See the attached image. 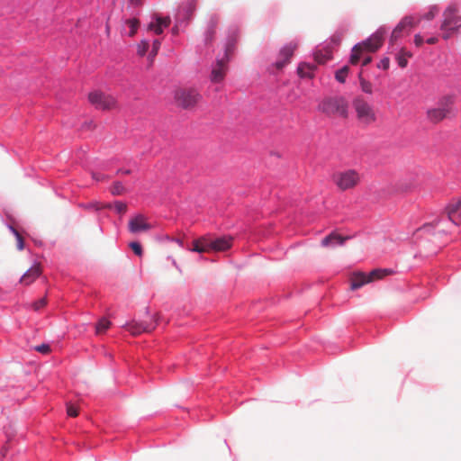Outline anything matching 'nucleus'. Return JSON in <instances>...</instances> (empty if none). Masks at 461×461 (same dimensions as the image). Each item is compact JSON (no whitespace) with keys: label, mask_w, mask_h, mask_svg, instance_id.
Here are the masks:
<instances>
[{"label":"nucleus","mask_w":461,"mask_h":461,"mask_svg":"<svg viewBox=\"0 0 461 461\" xmlns=\"http://www.w3.org/2000/svg\"><path fill=\"white\" fill-rule=\"evenodd\" d=\"M233 242L234 237L230 235L217 236L208 233L194 240L188 249L200 254L221 253L230 249Z\"/></svg>","instance_id":"1"},{"label":"nucleus","mask_w":461,"mask_h":461,"mask_svg":"<svg viewBox=\"0 0 461 461\" xmlns=\"http://www.w3.org/2000/svg\"><path fill=\"white\" fill-rule=\"evenodd\" d=\"M385 31L384 29L377 30L367 40L357 44L352 49L350 56V63L356 65L360 61L361 55L364 51L375 52L384 42Z\"/></svg>","instance_id":"2"},{"label":"nucleus","mask_w":461,"mask_h":461,"mask_svg":"<svg viewBox=\"0 0 461 461\" xmlns=\"http://www.w3.org/2000/svg\"><path fill=\"white\" fill-rule=\"evenodd\" d=\"M397 272V267H384L373 269L368 274H366L364 272L353 273L350 277V288L352 290L358 289L364 285L382 279L386 276L393 275Z\"/></svg>","instance_id":"3"},{"label":"nucleus","mask_w":461,"mask_h":461,"mask_svg":"<svg viewBox=\"0 0 461 461\" xmlns=\"http://www.w3.org/2000/svg\"><path fill=\"white\" fill-rule=\"evenodd\" d=\"M318 110L329 116H348V102L342 96L325 97L318 105Z\"/></svg>","instance_id":"4"},{"label":"nucleus","mask_w":461,"mask_h":461,"mask_svg":"<svg viewBox=\"0 0 461 461\" xmlns=\"http://www.w3.org/2000/svg\"><path fill=\"white\" fill-rule=\"evenodd\" d=\"M332 182L341 192L356 188L361 182V176L356 169L337 171L332 175Z\"/></svg>","instance_id":"5"},{"label":"nucleus","mask_w":461,"mask_h":461,"mask_svg":"<svg viewBox=\"0 0 461 461\" xmlns=\"http://www.w3.org/2000/svg\"><path fill=\"white\" fill-rule=\"evenodd\" d=\"M453 104V96H443L439 99L437 107L429 108L427 111L426 116L428 121L435 124L442 122L451 113Z\"/></svg>","instance_id":"6"},{"label":"nucleus","mask_w":461,"mask_h":461,"mask_svg":"<svg viewBox=\"0 0 461 461\" xmlns=\"http://www.w3.org/2000/svg\"><path fill=\"white\" fill-rule=\"evenodd\" d=\"M353 107L356 111L357 120L362 124L369 125L376 121V114L373 106L362 96H357L353 100Z\"/></svg>","instance_id":"7"},{"label":"nucleus","mask_w":461,"mask_h":461,"mask_svg":"<svg viewBox=\"0 0 461 461\" xmlns=\"http://www.w3.org/2000/svg\"><path fill=\"white\" fill-rule=\"evenodd\" d=\"M202 95L194 88H179L175 91V101L183 109H193L201 101Z\"/></svg>","instance_id":"8"},{"label":"nucleus","mask_w":461,"mask_h":461,"mask_svg":"<svg viewBox=\"0 0 461 461\" xmlns=\"http://www.w3.org/2000/svg\"><path fill=\"white\" fill-rule=\"evenodd\" d=\"M89 102L100 110H111L117 107L116 98L99 91H94L88 95Z\"/></svg>","instance_id":"9"},{"label":"nucleus","mask_w":461,"mask_h":461,"mask_svg":"<svg viewBox=\"0 0 461 461\" xmlns=\"http://www.w3.org/2000/svg\"><path fill=\"white\" fill-rule=\"evenodd\" d=\"M420 22V18H417L413 15L404 16L400 23L393 29L391 38L390 43L393 44L398 39L402 37L403 33H409L412 28H415Z\"/></svg>","instance_id":"10"},{"label":"nucleus","mask_w":461,"mask_h":461,"mask_svg":"<svg viewBox=\"0 0 461 461\" xmlns=\"http://www.w3.org/2000/svg\"><path fill=\"white\" fill-rule=\"evenodd\" d=\"M444 20L440 26L442 31H456L461 23V16L458 15V6L451 4L444 11Z\"/></svg>","instance_id":"11"},{"label":"nucleus","mask_w":461,"mask_h":461,"mask_svg":"<svg viewBox=\"0 0 461 461\" xmlns=\"http://www.w3.org/2000/svg\"><path fill=\"white\" fill-rule=\"evenodd\" d=\"M157 324V321L148 323L146 321H131V322L125 324V329L133 336H138L143 332H151L155 330Z\"/></svg>","instance_id":"12"},{"label":"nucleus","mask_w":461,"mask_h":461,"mask_svg":"<svg viewBox=\"0 0 461 461\" xmlns=\"http://www.w3.org/2000/svg\"><path fill=\"white\" fill-rule=\"evenodd\" d=\"M297 48V44L290 42L281 49L279 52V58L275 63L277 69H282L286 64L290 62V59L294 55V50Z\"/></svg>","instance_id":"13"},{"label":"nucleus","mask_w":461,"mask_h":461,"mask_svg":"<svg viewBox=\"0 0 461 461\" xmlns=\"http://www.w3.org/2000/svg\"><path fill=\"white\" fill-rule=\"evenodd\" d=\"M128 227L131 233L148 231L152 228L151 224L147 221V218L142 214H139L131 218L129 221Z\"/></svg>","instance_id":"14"},{"label":"nucleus","mask_w":461,"mask_h":461,"mask_svg":"<svg viewBox=\"0 0 461 461\" xmlns=\"http://www.w3.org/2000/svg\"><path fill=\"white\" fill-rule=\"evenodd\" d=\"M445 213L455 225L461 224V200L451 201L445 208Z\"/></svg>","instance_id":"15"},{"label":"nucleus","mask_w":461,"mask_h":461,"mask_svg":"<svg viewBox=\"0 0 461 461\" xmlns=\"http://www.w3.org/2000/svg\"><path fill=\"white\" fill-rule=\"evenodd\" d=\"M228 60L224 59H218L216 64L212 67L210 79L212 83H220L221 82L226 75L228 69Z\"/></svg>","instance_id":"16"},{"label":"nucleus","mask_w":461,"mask_h":461,"mask_svg":"<svg viewBox=\"0 0 461 461\" xmlns=\"http://www.w3.org/2000/svg\"><path fill=\"white\" fill-rule=\"evenodd\" d=\"M348 239V236H342L337 231H332L321 240V245L327 249H334L337 246H342Z\"/></svg>","instance_id":"17"},{"label":"nucleus","mask_w":461,"mask_h":461,"mask_svg":"<svg viewBox=\"0 0 461 461\" xmlns=\"http://www.w3.org/2000/svg\"><path fill=\"white\" fill-rule=\"evenodd\" d=\"M439 222L440 221L437 220L431 223L424 224L417 230V235L420 238L427 239L429 236L434 234V229L438 226Z\"/></svg>","instance_id":"18"},{"label":"nucleus","mask_w":461,"mask_h":461,"mask_svg":"<svg viewBox=\"0 0 461 461\" xmlns=\"http://www.w3.org/2000/svg\"><path fill=\"white\" fill-rule=\"evenodd\" d=\"M412 55L410 51H407L404 49H402L400 52L396 55V61L401 68H405L408 64V59Z\"/></svg>","instance_id":"19"},{"label":"nucleus","mask_w":461,"mask_h":461,"mask_svg":"<svg viewBox=\"0 0 461 461\" xmlns=\"http://www.w3.org/2000/svg\"><path fill=\"white\" fill-rule=\"evenodd\" d=\"M9 230H10V231L14 234V236L16 239V248H17V249H19V250L23 249V248H24L23 239L20 231L18 230L17 227L14 224L12 223V224L9 225Z\"/></svg>","instance_id":"20"},{"label":"nucleus","mask_w":461,"mask_h":461,"mask_svg":"<svg viewBox=\"0 0 461 461\" xmlns=\"http://www.w3.org/2000/svg\"><path fill=\"white\" fill-rule=\"evenodd\" d=\"M110 326H111L110 321H108L105 318L100 319L95 326L96 334L100 335V334L104 333L110 328Z\"/></svg>","instance_id":"21"},{"label":"nucleus","mask_w":461,"mask_h":461,"mask_svg":"<svg viewBox=\"0 0 461 461\" xmlns=\"http://www.w3.org/2000/svg\"><path fill=\"white\" fill-rule=\"evenodd\" d=\"M358 78H359V83H360V88L361 90L366 93V94H368V95H372L373 94V85L371 82L366 80L363 77H362V73H360L358 75Z\"/></svg>","instance_id":"22"},{"label":"nucleus","mask_w":461,"mask_h":461,"mask_svg":"<svg viewBox=\"0 0 461 461\" xmlns=\"http://www.w3.org/2000/svg\"><path fill=\"white\" fill-rule=\"evenodd\" d=\"M348 71H349V68L348 66H344L343 68H341L340 69H339L336 74H335V78L339 82V83H345L346 81V77H348Z\"/></svg>","instance_id":"23"},{"label":"nucleus","mask_w":461,"mask_h":461,"mask_svg":"<svg viewBox=\"0 0 461 461\" xmlns=\"http://www.w3.org/2000/svg\"><path fill=\"white\" fill-rule=\"evenodd\" d=\"M312 70V67L309 65L301 64L298 68L297 72L300 77H312L311 71Z\"/></svg>","instance_id":"24"},{"label":"nucleus","mask_w":461,"mask_h":461,"mask_svg":"<svg viewBox=\"0 0 461 461\" xmlns=\"http://www.w3.org/2000/svg\"><path fill=\"white\" fill-rule=\"evenodd\" d=\"M126 23L129 25V27L131 28V31L129 32V36L130 37H132L135 35L138 28H139V25H140V22L138 19L136 18H133V19H128L126 21Z\"/></svg>","instance_id":"25"},{"label":"nucleus","mask_w":461,"mask_h":461,"mask_svg":"<svg viewBox=\"0 0 461 461\" xmlns=\"http://www.w3.org/2000/svg\"><path fill=\"white\" fill-rule=\"evenodd\" d=\"M47 305V297L46 295L39 298L37 301H35L32 305H31V308L33 309L35 312H41L42 308H44Z\"/></svg>","instance_id":"26"},{"label":"nucleus","mask_w":461,"mask_h":461,"mask_svg":"<svg viewBox=\"0 0 461 461\" xmlns=\"http://www.w3.org/2000/svg\"><path fill=\"white\" fill-rule=\"evenodd\" d=\"M125 192V188L121 182H115L111 186V193L113 195H121Z\"/></svg>","instance_id":"27"},{"label":"nucleus","mask_w":461,"mask_h":461,"mask_svg":"<svg viewBox=\"0 0 461 461\" xmlns=\"http://www.w3.org/2000/svg\"><path fill=\"white\" fill-rule=\"evenodd\" d=\"M149 47V44L148 41H141L137 46L138 55L140 57L144 56L147 53Z\"/></svg>","instance_id":"28"},{"label":"nucleus","mask_w":461,"mask_h":461,"mask_svg":"<svg viewBox=\"0 0 461 461\" xmlns=\"http://www.w3.org/2000/svg\"><path fill=\"white\" fill-rule=\"evenodd\" d=\"M234 46H235V40L234 39L230 40L226 45L225 55L222 59L229 61L230 55L232 53V51L234 50Z\"/></svg>","instance_id":"29"},{"label":"nucleus","mask_w":461,"mask_h":461,"mask_svg":"<svg viewBox=\"0 0 461 461\" xmlns=\"http://www.w3.org/2000/svg\"><path fill=\"white\" fill-rule=\"evenodd\" d=\"M130 248L132 249L134 255L138 258L142 257V247L139 242H131Z\"/></svg>","instance_id":"30"},{"label":"nucleus","mask_w":461,"mask_h":461,"mask_svg":"<svg viewBox=\"0 0 461 461\" xmlns=\"http://www.w3.org/2000/svg\"><path fill=\"white\" fill-rule=\"evenodd\" d=\"M438 8L437 6H432L427 14H425L422 17H420V20L421 19L432 20V19H434V17L438 14Z\"/></svg>","instance_id":"31"},{"label":"nucleus","mask_w":461,"mask_h":461,"mask_svg":"<svg viewBox=\"0 0 461 461\" xmlns=\"http://www.w3.org/2000/svg\"><path fill=\"white\" fill-rule=\"evenodd\" d=\"M34 349L43 355H48L50 352V347L49 344H41L40 346H36Z\"/></svg>","instance_id":"32"},{"label":"nucleus","mask_w":461,"mask_h":461,"mask_svg":"<svg viewBox=\"0 0 461 461\" xmlns=\"http://www.w3.org/2000/svg\"><path fill=\"white\" fill-rule=\"evenodd\" d=\"M148 30L154 31V32L158 35L163 32L161 25H158L157 21L155 23H150L148 26Z\"/></svg>","instance_id":"33"},{"label":"nucleus","mask_w":461,"mask_h":461,"mask_svg":"<svg viewBox=\"0 0 461 461\" xmlns=\"http://www.w3.org/2000/svg\"><path fill=\"white\" fill-rule=\"evenodd\" d=\"M156 20L158 22V24L161 25L162 29L168 27L170 25V23H171V20H170L169 17L161 18V17L157 16Z\"/></svg>","instance_id":"34"},{"label":"nucleus","mask_w":461,"mask_h":461,"mask_svg":"<svg viewBox=\"0 0 461 461\" xmlns=\"http://www.w3.org/2000/svg\"><path fill=\"white\" fill-rule=\"evenodd\" d=\"M160 46H161L160 41L155 40L152 43V50H151L149 56L154 58L158 54V51L160 49Z\"/></svg>","instance_id":"35"},{"label":"nucleus","mask_w":461,"mask_h":461,"mask_svg":"<svg viewBox=\"0 0 461 461\" xmlns=\"http://www.w3.org/2000/svg\"><path fill=\"white\" fill-rule=\"evenodd\" d=\"M114 208L118 213H124L127 211V205L122 202H116Z\"/></svg>","instance_id":"36"},{"label":"nucleus","mask_w":461,"mask_h":461,"mask_svg":"<svg viewBox=\"0 0 461 461\" xmlns=\"http://www.w3.org/2000/svg\"><path fill=\"white\" fill-rule=\"evenodd\" d=\"M67 412L70 417H77L78 415L77 409L71 403L67 405Z\"/></svg>","instance_id":"37"},{"label":"nucleus","mask_w":461,"mask_h":461,"mask_svg":"<svg viewBox=\"0 0 461 461\" xmlns=\"http://www.w3.org/2000/svg\"><path fill=\"white\" fill-rule=\"evenodd\" d=\"M367 53V51H364L361 55L360 60L362 59V66H366L372 61L371 56H369Z\"/></svg>","instance_id":"38"},{"label":"nucleus","mask_w":461,"mask_h":461,"mask_svg":"<svg viewBox=\"0 0 461 461\" xmlns=\"http://www.w3.org/2000/svg\"><path fill=\"white\" fill-rule=\"evenodd\" d=\"M214 33H215V24H212V27L208 30L207 32V37H206V40L208 41H212L213 39V36H214Z\"/></svg>","instance_id":"39"},{"label":"nucleus","mask_w":461,"mask_h":461,"mask_svg":"<svg viewBox=\"0 0 461 461\" xmlns=\"http://www.w3.org/2000/svg\"><path fill=\"white\" fill-rule=\"evenodd\" d=\"M390 65V60L388 58L383 59L380 63L378 64V68H381L383 69H387Z\"/></svg>","instance_id":"40"},{"label":"nucleus","mask_w":461,"mask_h":461,"mask_svg":"<svg viewBox=\"0 0 461 461\" xmlns=\"http://www.w3.org/2000/svg\"><path fill=\"white\" fill-rule=\"evenodd\" d=\"M414 43L417 47H420L423 44V38L420 34H415Z\"/></svg>","instance_id":"41"},{"label":"nucleus","mask_w":461,"mask_h":461,"mask_svg":"<svg viewBox=\"0 0 461 461\" xmlns=\"http://www.w3.org/2000/svg\"><path fill=\"white\" fill-rule=\"evenodd\" d=\"M104 207H107V208H110L111 205L110 204H107V205H104ZM86 208L87 209H95V210H100L101 208H104V206H99L97 203H89L86 206Z\"/></svg>","instance_id":"42"},{"label":"nucleus","mask_w":461,"mask_h":461,"mask_svg":"<svg viewBox=\"0 0 461 461\" xmlns=\"http://www.w3.org/2000/svg\"><path fill=\"white\" fill-rule=\"evenodd\" d=\"M41 274V269L39 267H31V277L39 276Z\"/></svg>","instance_id":"43"},{"label":"nucleus","mask_w":461,"mask_h":461,"mask_svg":"<svg viewBox=\"0 0 461 461\" xmlns=\"http://www.w3.org/2000/svg\"><path fill=\"white\" fill-rule=\"evenodd\" d=\"M84 128H86V130H92L95 127V125L94 124L93 122H86L84 125H83Z\"/></svg>","instance_id":"44"},{"label":"nucleus","mask_w":461,"mask_h":461,"mask_svg":"<svg viewBox=\"0 0 461 461\" xmlns=\"http://www.w3.org/2000/svg\"><path fill=\"white\" fill-rule=\"evenodd\" d=\"M437 42H438L437 37H430L427 40V43H429V44H435Z\"/></svg>","instance_id":"45"},{"label":"nucleus","mask_w":461,"mask_h":461,"mask_svg":"<svg viewBox=\"0 0 461 461\" xmlns=\"http://www.w3.org/2000/svg\"><path fill=\"white\" fill-rule=\"evenodd\" d=\"M118 173H122L123 175H129V174H131V170L130 169H125V170L120 169L118 171Z\"/></svg>","instance_id":"46"},{"label":"nucleus","mask_w":461,"mask_h":461,"mask_svg":"<svg viewBox=\"0 0 461 461\" xmlns=\"http://www.w3.org/2000/svg\"><path fill=\"white\" fill-rule=\"evenodd\" d=\"M444 32H445L443 33V38L447 40L450 37V33H449L450 31H444Z\"/></svg>","instance_id":"47"},{"label":"nucleus","mask_w":461,"mask_h":461,"mask_svg":"<svg viewBox=\"0 0 461 461\" xmlns=\"http://www.w3.org/2000/svg\"><path fill=\"white\" fill-rule=\"evenodd\" d=\"M93 177L96 179L97 181L103 179V176H97L95 174H93Z\"/></svg>","instance_id":"48"},{"label":"nucleus","mask_w":461,"mask_h":461,"mask_svg":"<svg viewBox=\"0 0 461 461\" xmlns=\"http://www.w3.org/2000/svg\"><path fill=\"white\" fill-rule=\"evenodd\" d=\"M176 242H177L180 246H183V241L181 239H176Z\"/></svg>","instance_id":"49"},{"label":"nucleus","mask_w":461,"mask_h":461,"mask_svg":"<svg viewBox=\"0 0 461 461\" xmlns=\"http://www.w3.org/2000/svg\"><path fill=\"white\" fill-rule=\"evenodd\" d=\"M172 32H173L174 34H176V33H177V28H176V27H174V28L172 29Z\"/></svg>","instance_id":"50"},{"label":"nucleus","mask_w":461,"mask_h":461,"mask_svg":"<svg viewBox=\"0 0 461 461\" xmlns=\"http://www.w3.org/2000/svg\"><path fill=\"white\" fill-rule=\"evenodd\" d=\"M433 256H434L433 253L422 255V257H433Z\"/></svg>","instance_id":"51"},{"label":"nucleus","mask_w":461,"mask_h":461,"mask_svg":"<svg viewBox=\"0 0 461 461\" xmlns=\"http://www.w3.org/2000/svg\"><path fill=\"white\" fill-rule=\"evenodd\" d=\"M140 0H131V3L133 4H139Z\"/></svg>","instance_id":"52"},{"label":"nucleus","mask_w":461,"mask_h":461,"mask_svg":"<svg viewBox=\"0 0 461 461\" xmlns=\"http://www.w3.org/2000/svg\"><path fill=\"white\" fill-rule=\"evenodd\" d=\"M109 30H110V28H109V26L107 25V26H106V32H107V33H109Z\"/></svg>","instance_id":"53"}]
</instances>
